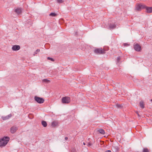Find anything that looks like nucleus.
<instances>
[{
  "label": "nucleus",
  "mask_w": 152,
  "mask_h": 152,
  "mask_svg": "<svg viewBox=\"0 0 152 152\" xmlns=\"http://www.w3.org/2000/svg\"><path fill=\"white\" fill-rule=\"evenodd\" d=\"M10 138L7 137H4L0 139V147L5 146L9 141Z\"/></svg>",
  "instance_id": "obj_1"
},
{
  "label": "nucleus",
  "mask_w": 152,
  "mask_h": 152,
  "mask_svg": "<svg viewBox=\"0 0 152 152\" xmlns=\"http://www.w3.org/2000/svg\"><path fill=\"white\" fill-rule=\"evenodd\" d=\"M145 5L141 4H137L136 5L135 9L137 11H140L143 9H145Z\"/></svg>",
  "instance_id": "obj_2"
},
{
  "label": "nucleus",
  "mask_w": 152,
  "mask_h": 152,
  "mask_svg": "<svg viewBox=\"0 0 152 152\" xmlns=\"http://www.w3.org/2000/svg\"><path fill=\"white\" fill-rule=\"evenodd\" d=\"M106 50L104 48H97L94 50V52L97 54H103L105 53Z\"/></svg>",
  "instance_id": "obj_3"
},
{
  "label": "nucleus",
  "mask_w": 152,
  "mask_h": 152,
  "mask_svg": "<svg viewBox=\"0 0 152 152\" xmlns=\"http://www.w3.org/2000/svg\"><path fill=\"white\" fill-rule=\"evenodd\" d=\"M70 101V98L68 96H65L62 99V102L63 104H68Z\"/></svg>",
  "instance_id": "obj_4"
},
{
  "label": "nucleus",
  "mask_w": 152,
  "mask_h": 152,
  "mask_svg": "<svg viewBox=\"0 0 152 152\" xmlns=\"http://www.w3.org/2000/svg\"><path fill=\"white\" fill-rule=\"evenodd\" d=\"M34 99L39 104L42 103L44 101V100L43 98L37 97V96H35Z\"/></svg>",
  "instance_id": "obj_5"
},
{
  "label": "nucleus",
  "mask_w": 152,
  "mask_h": 152,
  "mask_svg": "<svg viewBox=\"0 0 152 152\" xmlns=\"http://www.w3.org/2000/svg\"><path fill=\"white\" fill-rule=\"evenodd\" d=\"M134 49L137 51H140L141 49V47L138 44H136L134 45Z\"/></svg>",
  "instance_id": "obj_6"
},
{
  "label": "nucleus",
  "mask_w": 152,
  "mask_h": 152,
  "mask_svg": "<svg viewBox=\"0 0 152 152\" xmlns=\"http://www.w3.org/2000/svg\"><path fill=\"white\" fill-rule=\"evenodd\" d=\"M145 9H146V12L148 13L152 12V7H148L145 6Z\"/></svg>",
  "instance_id": "obj_7"
},
{
  "label": "nucleus",
  "mask_w": 152,
  "mask_h": 152,
  "mask_svg": "<svg viewBox=\"0 0 152 152\" xmlns=\"http://www.w3.org/2000/svg\"><path fill=\"white\" fill-rule=\"evenodd\" d=\"M17 130L18 128L13 126L10 128V132L11 133H14Z\"/></svg>",
  "instance_id": "obj_8"
},
{
  "label": "nucleus",
  "mask_w": 152,
  "mask_h": 152,
  "mask_svg": "<svg viewBox=\"0 0 152 152\" xmlns=\"http://www.w3.org/2000/svg\"><path fill=\"white\" fill-rule=\"evenodd\" d=\"M20 46L18 45H15L12 47V49L13 50H18L20 49Z\"/></svg>",
  "instance_id": "obj_9"
},
{
  "label": "nucleus",
  "mask_w": 152,
  "mask_h": 152,
  "mask_svg": "<svg viewBox=\"0 0 152 152\" xmlns=\"http://www.w3.org/2000/svg\"><path fill=\"white\" fill-rule=\"evenodd\" d=\"M12 116L11 114H10L6 116H2L1 118L3 120H6L9 119Z\"/></svg>",
  "instance_id": "obj_10"
},
{
  "label": "nucleus",
  "mask_w": 152,
  "mask_h": 152,
  "mask_svg": "<svg viewBox=\"0 0 152 152\" xmlns=\"http://www.w3.org/2000/svg\"><path fill=\"white\" fill-rule=\"evenodd\" d=\"M58 125V122L56 121H54L52 122L51 124V126L53 127H55Z\"/></svg>",
  "instance_id": "obj_11"
},
{
  "label": "nucleus",
  "mask_w": 152,
  "mask_h": 152,
  "mask_svg": "<svg viewBox=\"0 0 152 152\" xmlns=\"http://www.w3.org/2000/svg\"><path fill=\"white\" fill-rule=\"evenodd\" d=\"M15 12L18 14H20L21 12V9L19 8H18L15 10Z\"/></svg>",
  "instance_id": "obj_12"
},
{
  "label": "nucleus",
  "mask_w": 152,
  "mask_h": 152,
  "mask_svg": "<svg viewBox=\"0 0 152 152\" xmlns=\"http://www.w3.org/2000/svg\"><path fill=\"white\" fill-rule=\"evenodd\" d=\"M109 27L110 29H113L116 27V25L114 24H110L109 25Z\"/></svg>",
  "instance_id": "obj_13"
},
{
  "label": "nucleus",
  "mask_w": 152,
  "mask_h": 152,
  "mask_svg": "<svg viewBox=\"0 0 152 152\" xmlns=\"http://www.w3.org/2000/svg\"><path fill=\"white\" fill-rule=\"evenodd\" d=\"M98 131L100 134H105V132L104 130L102 129H100L98 130Z\"/></svg>",
  "instance_id": "obj_14"
},
{
  "label": "nucleus",
  "mask_w": 152,
  "mask_h": 152,
  "mask_svg": "<svg viewBox=\"0 0 152 152\" xmlns=\"http://www.w3.org/2000/svg\"><path fill=\"white\" fill-rule=\"evenodd\" d=\"M42 124L44 127H46L47 126V124L46 122L45 121H42Z\"/></svg>",
  "instance_id": "obj_15"
},
{
  "label": "nucleus",
  "mask_w": 152,
  "mask_h": 152,
  "mask_svg": "<svg viewBox=\"0 0 152 152\" xmlns=\"http://www.w3.org/2000/svg\"><path fill=\"white\" fill-rule=\"evenodd\" d=\"M140 106L142 108L144 107V102L142 101H141L140 103Z\"/></svg>",
  "instance_id": "obj_16"
},
{
  "label": "nucleus",
  "mask_w": 152,
  "mask_h": 152,
  "mask_svg": "<svg viewBox=\"0 0 152 152\" xmlns=\"http://www.w3.org/2000/svg\"><path fill=\"white\" fill-rule=\"evenodd\" d=\"M87 145L88 147L91 148L92 146V144L91 142H89L87 143Z\"/></svg>",
  "instance_id": "obj_17"
},
{
  "label": "nucleus",
  "mask_w": 152,
  "mask_h": 152,
  "mask_svg": "<svg viewBox=\"0 0 152 152\" xmlns=\"http://www.w3.org/2000/svg\"><path fill=\"white\" fill-rule=\"evenodd\" d=\"M149 150L147 148H144L143 150V152H149Z\"/></svg>",
  "instance_id": "obj_18"
},
{
  "label": "nucleus",
  "mask_w": 152,
  "mask_h": 152,
  "mask_svg": "<svg viewBox=\"0 0 152 152\" xmlns=\"http://www.w3.org/2000/svg\"><path fill=\"white\" fill-rule=\"evenodd\" d=\"M50 15L52 16H56L57 15V14L54 13H51L50 14Z\"/></svg>",
  "instance_id": "obj_19"
},
{
  "label": "nucleus",
  "mask_w": 152,
  "mask_h": 152,
  "mask_svg": "<svg viewBox=\"0 0 152 152\" xmlns=\"http://www.w3.org/2000/svg\"><path fill=\"white\" fill-rule=\"evenodd\" d=\"M121 58L120 57H117V63H119L121 60Z\"/></svg>",
  "instance_id": "obj_20"
},
{
  "label": "nucleus",
  "mask_w": 152,
  "mask_h": 152,
  "mask_svg": "<svg viewBox=\"0 0 152 152\" xmlns=\"http://www.w3.org/2000/svg\"><path fill=\"white\" fill-rule=\"evenodd\" d=\"M116 106L118 108H120L122 107V105L121 104H117Z\"/></svg>",
  "instance_id": "obj_21"
},
{
  "label": "nucleus",
  "mask_w": 152,
  "mask_h": 152,
  "mask_svg": "<svg viewBox=\"0 0 152 152\" xmlns=\"http://www.w3.org/2000/svg\"><path fill=\"white\" fill-rule=\"evenodd\" d=\"M130 45L127 43H125L124 44V46H128Z\"/></svg>",
  "instance_id": "obj_22"
},
{
  "label": "nucleus",
  "mask_w": 152,
  "mask_h": 152,
  "mask_svg": "<svg viewBox=\"0 0 152 152\" xmlns=\"http://www.w3.org/2000/svg\"><path fill=\"white\" fill-rule=\"evenodd\" d=\"M58 3H62L63 2V0H57Z\"/></svg>",
  "instance_id": "obj_23"
},
{
  "label": "nucleus",
  "mask_w": 152,
  "mask_h": 152,
  "mask_svg": "<svg viewBox=\"0 0 152 152\" xmlns=\"http://www.w3.org/2000/svg\"><path fill=\"white\" fill-rule=\"evenodd\" d=\"M47 58L48 60H50L52 61H54V60L52 58L48 57Z\"/></svg>",
  "instance_id": "obj_24"
},
{
  "label": "nucleus",
  "mask_w": 152,
  "mask_h": 152,
  "mask_svg": "<svg viewBox=\"0 0 152 152\" xmlns=\"http://www.w3.org/2000/svg\"><path fill=\"white\" fill-rule=\"evenodd\" d=\"M43 82H50V81L46 79H45L43 80Z\"/></svg>",
  "instance_id": "obj_25"
},
{
  "label": "nucleus",
  "mask_w": 152,
  "mask_h": 152,
  "mask_svg": "<svg viewBox=\"0 0 152 152\" xmlns=\"http://www.w3.org/2000/svg\"><path fill=\"white\" fill-rule=\"evenodd\" d=\"M39 51H40V50H39V49H37V50H36V52H35V53H36V54H37V53L39 52Z\"/></svg>",
  "instance_id": "obj_26"
},
{
  "label": "nucleus",
  "mask_w": 152,
  "mask_h": 152,
  "mask_svg": "<svg viewBox=\"0 0 152 152\" xmlns=\"http://www.w3.org/2000/svg\"><path fill=\"white\" fill-rule=\"evenodd\" d=\"M136 113L137 114L138 116H140V115L139 114L138 112L137 111L136 112Z\"/></svg>",
  "instance_id": "obj_27"
},
{
  "label": "nucleus",
  "mask_w": 152,
  "mask_h": 152,
  "mask_svg": "<svg viewBox=\"0 0 152 152\" xmlns=\"http://www.w3.org/2000/svg\"><path fill=\"white\" fill-rule=\"evenodd\" d=\"M65 139L66 140H67L68 139V138L67 137H65Z\"/></svg>",
  "instance_id": "obj_28"
},
{
  "label": "nucleus",
  "mask_w": 152,
  "mask_h": 152,
  "mask_svg": "<svg viewBox=\"0 0 152 152\" xmlns=\"http://www.w3.org/2000/svg\"><path fill=\"white\" fill-rule=\"evenodd\" d=\"M105 152H111V151L110 150H107Z\"/></svg>",
  "instance_id": "obj_29"
},
{
  "label": "nucleus",
  "mask_w": 152,
  "mask_h": 152,
  "mask_svg": "<svg viewBox=\"0 0 152 152\" xmlns=\"http://www.w3.org/2000/svg\"><path fill=\"white\" fill-rule=\"evenodd\" d=\"M104 142H103V141H101V143H104Z\"/></svg>",
  "instance_id": "obj_30"
},
{
  "label": "nucleus",
  "mask_w": 152,
  "mask_h": 152,
  "mask_svg": "<svg viewBox=\"0 0 152 152\" xmlns=\"http://www.w3.org/2000/svg\"><path fill=\"white\" fill-rule=\"evenodd\" d=\"M83 144L84 145H86V143H85V142H84L83 143Z\"/></svg>",
  "instance_id": "obj_31"
},
{
  "label": "nucleus",
  "mask_w": 152,
  "mask_h": 152,
  "mask_svg": "<svg viewBox=\"0 0 152 152\" xmlns=\"http://www.w3.org/2000/svg\"><path fill=\"white\" fill-rule=\"evenodd\" d=\"M30 115H31V114H29L28 115L29 117L30 116Z\"/></svg>",
  "instance_id": "obj_32"
},
{
  "label": "nucleus",
  "mask_w": 152,
  "mask_h": 152,
  "mask_svg": "<svg viewBox=\"0 0 152 152\" xmlns=\"http://www.w3.org/2000/svg\"><path fill=\"white\" fill-rule=\"evenodd\" d=\"M151 102H152V99H151Z\"/></svg>",
  "instance_id": "obj_33"
}]
</instances>
